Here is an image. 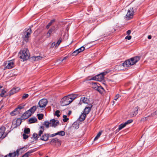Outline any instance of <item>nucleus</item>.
Here are the masks:
<instances>
[{"label": "nucleus", "instance_id": "58836bf2", "mask_svg": "<svg viewBox=\"0 0 157 157\" xmlns=\"http://www.w3.org/2000/svg\"><path fill=\"white\" fill-rule=\"evenodd\" d=\"M79 53L76 50L72 53L71 55L72 56H76Z\"/></svg>", "mask_w": 157, "mask_h": 157}, {"label": "nucleus", "instance_id": "c03bdc74", "mask_svg": "<svg viewBox=\"0 0 157 157\" xmlns=\"http://www.w3.org/2000/svg\"><path fill=\"white\" fill-rule=\"evenodd\" d=\"M55 29V27H53L49 29L48 32V33H50L51 34V33L54 31Z\"/></svg>", "mask_w": 157, "mask_h": 157}, {"label": "nucleus", "instance_id": "f03ea898", "mask_svg": "<svg viewBox=\"0 0 157 157\" xmlns=\"http://www.w3.org/2000/svg\"><path fill=\"white\" fill-rule=\"evenodd\" d=\"M48 102L47 100L46 99H42L39 101L37 105V107L42 108L41 110H43Z\"/></svg>", "mask_w": 157, "mask_h": 157}, {"label": "nucleus", "instance_id": "e433bc0d", "mask_svg": "<svg viewBox=\"0 0 157 157\" xmlns=\"http://www.w3.org/2000/svg\"><path fill=\"white\" fill-rule=\"evenodd\" d=\"M37 115L38 116V118L39 120L42 119L44 116L43 114H38Z\"/></svg>", "mask_w": 157, "mask_h": 157}, {"label": "nucleus", "instance_id": "7ed1b4c3", "mask_svg": "<svg viewBox=\"0 0 157 157\" xmlns=\"http://www.w3.org/2000/svg\"><path fill=\"white\" fill-rule=\"evenodd\" d=\"M70 98L67 96H66L63 97L61 100L60 103L61 105L63 106L67 105H69L71 102L70 101Z\"/></svg>", "mask_w": 157, "mask_h": 157}, {"label": "nucleus", "instance_id": "680f3d73", "mask_svg": "<svg viewBox=\"0 0 157 157\" xmlns=\"http://www.w3.org/2000/svg\"><path fill=\"white\" fill-rule=\"evenodd\" d=\"M131 33V30H128V35H129Z\"/></svg>", "mask_w": 157, "mask_h": 157}, {"label": "nucleus", "instance_id": "4be33fe9", "mask_svg": "<svg viewBox=\"0 0 157 157\" xmlns=\"http://www.w3.org/2000/svg\"><path fill=\"white\" fill-rule=\"evenodd\" d=\"M51 126L52 127H56L59 122L54 119H52L50 121Z\"/></svg>", "mask_w": 157, "mask_h": 157}, {"label": "nucleus", "instance_id": "052dcab7", "mask_svg": "<svg viewBox=\"0 0 157 157\" xmlns=\"http://www.w3.org/2000/svg\"><path fill=\"white\" fill-rule=\"evenodd\" d=\"M132 36H131L128 35V40H130L131 39Z\"/></svg>", "mask_w": 157, "mask_h": 157}, {"label": "nucleus", "instance_id": "bb28decb", "mask_svg": "<svg viewBox=\"0 0 157 157\" xmlns=\"http://www.w3.org/2000/svg\"><path fill=\"white\" fill-rule=\"evenodd\" d=\"M34 152L33 150H30L25 153L22 157H28L31 155V154Z\"/></svg>", "mask_w": 157, "mask_h": 157}, {"label": "nucleus", "instance_id": "69168bd1", "mask_svg": "<svg viewBox=\"0 0 157 157\" xmlns=\"http://www.w3.org/2000/svg\"><path fill=\"white\" fill-rule=\"evenodd\" d=\"M127 14H126V16H125V17L127 18Z\"/></svg>", "mask_w": 157, "mask_h": 157}, {"label": "nucleus", "instance_id": "bf43d9fd", "mask_svg": "<svg viewBox=\"0 0 157 157\" xmlns=\"http://www.w3.org/2000/svg\"><path fill=\"white\" fill-rule=\"evenodd\" d=\"M151 35H149L148 36V38L149 39H151Z\"/></svg>", "mask_w": 157, "mask_h": 157}, {"label": "nucleus", "instance_id": "37998d69", "mask_svg": "<svg viewBox=\"0 0 157 157\" xmlns=\"http://www.w3.org/2000/svg\"><path fill=\"white\" fill-rule=\"evenodd\" d=\"M90 80H96L98 81V76L96 75L94 77L92 78H90L89 79Z\"/></svg>", "mask_w": 157, "mask_h": 157}, {"label": "nucleus", "instance_id": "338daca9", "mask_svg": "<svg viewBox=\"0 0 157 157\" xmlns=\"http://www.w3.org/2000/svg\"><path fill=\"white\" fill-rule=\"evenodd\" d=\"M126 33H127V34H128V31H127L126 32Z\"/></svg>", "mask_w": 157, "mask_h": 157}, {"label": "nucleus", "instance_id": "a211bd4d", "mask_svg": "<svg viewBox=\"0 0 157 157\" xmlns=\"http://www.w3.org/2000/svg\"><path fill=\"white\" fill-rule=\"evenodd\" d=\"M20 90V88L19 87H14L9 92V94L10 95L18 92Z\"/></svg>", "mask_w": 157, "mask_h": 157}, {"label": "nucleus", "instance_id": "20e7f679", "mask_svg": "<svg viewBox=\"0 0 157 157\" xmlns=\"http://www.w3.org/2000/svg\"><path fill=\"white\" fill-rule=\"evenodd\" d=\"M140 59V56H137L128 59V64L130 65H132L138 62Z\"/></svg>", "mask_w": 157, "mask_h": 157}, {"label": "nucleus", "instance_id": "4468645a", "mask_svg": "<svg viewBox=\"0 0 157 157\" xmlns=\"http://www.w3.org/2000/svg\"><path fill=\"white\" fill-rule=\"evenodd\" d=\"M31 115V113L30 112L29 110H28L22 115L21 117V118L22 119L25 120L29 118Z\"/></svg>", "mask_w": 157, "mask_h": 157}, {"label": "nucleus", "instance_id": "e2e57ef3", "mask_svg": "<svg viewBox=\"0 0 157 157\" xmlns=\"http://www.w3.org/2000/svg\"><path fill=\"white\" fill-rule=\"evenodd\" d=\"M155 114H157V110L155 111Z\"/></svg>", "mask_w": 157, "mask_h": 157}, {"label": "nucleus", "instance_id": "9d476101", "mask_svg": "<svg viewBox=\"0 0 157 157\" xmlns=\"http://www.w3.org/2000/svg\"><path fill=\"white\" fill-rule=\"evenodd\" d=\"M6 131V128L3 126L0 127V139H3L5 138L7 135V134H5Z\"/></svg>", "mask_w": 157, "mask_h": 157}, {"label": "nucleus", "instance_id": "ea45409f", "mask_svg": "<svg viewBox=\"0 0 157 157\" xmlns=\"http://www.w3.org/2000/svg\"><path fill=\"white\" fill-rule=\"evenodd\" d=\"M24 132L25 134H29L30 132V129L29 128H25L24 129Z\"/></svg>", "mask_w": 157, "mask_h": 157}, {"label": "nucleus", "instance_id": "c9c22d12", "mask_svg": "<svg viewBox=\"0 0 157 157\" xmlns=\"http://www.w3.org/2000/svg\"><path fill=\"white\" fill-rule=\"evenodd\" d=\"M85 49V48L83 46H82L81 48H79L77 49V51H78L79 53H80L82 51H83Z\"/></svg>", "mask_w": 157, "mask_h": 157}, {"label": "nucleus", "instance_id": "c85d7f7f", "mask_svg": "<svg viewBox=\"0 0 157 157\" xmlns=\"http://www.w3.org/2000/svg\"><path fill=\"white\" fill-rule=\"evenodd\" d=\"M97 88V89H96V90H97L101 93H102L104 90L103 88L101 86H98Z\"/></svg>", "mask_w": 157, "mask_h": 157}, {"label": "nucleus", "instance_id": "6e6d98bb", "mask_svg": "<svg viewBox=\"0 0 157 157\" xmlns=\"http://www.w3.org/2000/svg\"><path fill=\"white\" fill-rule=\"evenodd\" d=\"M147 117H145L141 119L142 121H145L147 120Z\"/></svg>", "mask_w": 157, "mask_h": 157}, {"label": "nucleus", "instance_id": "cd10ccee", "mask_svg": "<svg viewBox=\"0 0 157 157\" xmlns=\"http://www.w3.org/2000/svg\"><path fill=\"white\" fill-rule=\"evenodd\" d=\"M50 143H58L60 144V141L57 138L52 139L50 142Z\"/></svg>", "mask_w": 157, "mask_h": 157}, {"label": "nucleus", "instance_id": "4d7b16f0", "mask_svg": "<svg viewBox=\"0 0 157 157\" xmlns=\"http://www.w3.org/2000/svg\"><path fill=\"white\" fill-rule=\"evenodd\" d=\"M51 35V34L50 33H48V32L47 33V37H49Z\"/></svg>", "mask_w": 157, "mask_h": 157}, {"label": "nucleus", "instance_id": "6e6552de", "mask_svg": "<svg viewBox=\"0 0 157 157\" xmlns=\"http://www.w3.org/2000/svg\"><path fill=\"white\" fill-rule=\"evenodd\" d=\"M127 60H126L122 64L117 65L116 66V69L118 71L124 70V68L127 67Z\"/></svg>", "mask_w": 157, "mask_h": 157}, {"label": "nucleus", "instance_id": "13d9d810", "mask_svg": "<svg viewBox=\"0 0 157 157\" xmlns=\"http://www.w3.org/2000/svg\"><path fill=\"white\" fill-rule=\"evenodd\" d=\"M55 21V20L54 19L52 20L51 21L49 22L50 23H51L52 24V23L54 22Z\"/></svg>", "mask_w": 157, "mask_h": 157}, {"label": "nucleus", "instance_id": "f8f14e48", "mask_svg": "<svg viewBox=\"0 0 157 157\" xmlns=\"http://www.w3.org/2000/svg\"><path fill=\"white\" fill-rule=\"evenodd\" d=\"M14 62L13 61H8L5 64L6 69H10L14 66Z\"/></svg>", "mask_w": 157, "mask_h": 157}, {"label": "nucleus", "instance_id": "9b49d317", "mask_svg": "<svg viewBox=\"0 0 157 157\" xmlns=\"http://www.w3.org/2000/svg\"><path fill=\"white\" fill-rule=\"evenodd\" d=\"M21 122V120L19 118L17 120H14L13 121L12 126L14 128H17L18 126L20 125Z\"/></svg>", "mask_w": 157, "mask_h": 157}, {"label": "nucleus", "instance_id": "2f4dec72", "mask_svg": "<svg viewBox=\"0 0 157 157\" xmlns=\"http://www.w3.org/2000/svg\"><path fill=\"white\" fill-rule=\"evenodd\" d=\"M44 125L47 128H48L51 126L50 121H45L44 124Z\"/></svg>", "mask_w": 157, "mask_h": 157}, {"label": "nucleus", "instance_id": "423d86ee", "mask_svg": "<svg viewBox=\"0 0 157 157\" xmlns=\"http://www.w3.org/2000/svg\"><path fill=\"white\" fill-rule=\"evenodd\" d=\"M32 33L31 28L29 29L26 31L24 32V35L23 36V38L26 42L28 41V38Z\"/></svg>", "mask_w": 157, "mask_h": 157}, {"label": "nucleus", "instance_id": "0eeeda50", "mask_svg": "<svg viewBox=\"0 0 157 157\" xmlns=\"http://www.w3.org/2000/svg\"><path fill=\"white\" fill-rule=\"evenodd\" d=\"M44 131V129L43 126H41L40 128V130L39 131L38 135L36 133H34L33 134V136L35 140H37L38 138V136H40L41 134H42L43 132Z\"/></svg>", "mask_w": 157, "mask_h": 157}, {"label": "nucleus", "instance_id": "5fc2aeb1", "mask_svg": "<svg viewBox=\"0 0 157 157\" xmlns=\"http://www.w3.org/2000/svg\"><path fill=\"white\" fill-rule=\"evenodd\" d=\"M133 121L132 119L128 120V124L132 123Z\"/></svg>", "mask_w": 157, "mask_h": 157}, {"label": "nucleus", "instance_id": "aec40b11", "mask_svg": "<svg viewBox=\"0 0 157 157\" xmlns=\"http://www.w3.org/2000/svg\"><path fill=\"white\" fill-rule=\"evenodd\" d=\"M138 107H135L134 109V111L129 114V116L130 117H132L135 116L138 113Z\"/></svg>", "mask_w": 157, "mask_h": 157}, {"label": "nucleus", "instance_id": "864d4df0", "mask_svg": "<svg viewBox=\"0 0 157 157\" xmlns=\"http://www.w3.org/2000/svg\"><path fill=\"white\" fill-rule=\"evenodd\" d=\"M68 58V57L67 56H66V57H64L63 59H62V60H60V61L61 62H62L64 60H65V59H66L67 58Z\"/></svg>", "mask_w": 157, "mask_h": 157}, {"label": "nucleus", "instance_id": "1a4fd4ad", "mask_svg": "<svg viewBox=\"0 0 157 157\" xmlns=\"http://www.w3.org/2000/svg\"><path fill=\"white\" fill-rule=\"evenodd\" d=\"M23 148L24 147H22L20 149H19L17 150L16 151H14L12 153H9L8 154L5 155L4 157H15L16 155L18 156L19 155V151Z\"/></svg>", "mask_w": 157, "mask_h": 157}, {"label": "nucleus", "instance_id": "09e8293b", "mask_svg": "<svg viewBox=\"0 0 157 157\" xmlns=\"http://www.w3.org/2000/svg\"><path fill=\"white\" fill-rule=\"evenodd\" d=\"M23 138L24 139H26L28 137V136L25 134H23Z\"/></svg>", "mask_w": 157, "mask_h": 157}, {"label": "nucleus", "instance_id": "473e14b6", "mask_svg": "<svg viewBox=\"0 0 157 157\" xmlns=\"http://www.w3.org/2000/svg\"><path fill=\"white\" fill-rule=\"evenodd\" d=\"M102 132V131H101L98 132V133L97 134L96 136L94 138V140H96L98 139V138L101 135Z\"/></svg>", "mask_w": 157, "mask_h": 157}, {"label": "nucleus", "instance_id": "4c0bfd02", "mask_svg": "<svg viewBox=\"0 0 157 157\" xmlns=\"http://www.w3.org/2000/svg\"><path fill=\"white\" fill-rule=\"evenodd\" d=\"M63 121L64 122H66L68 120V118H67V116L66 115H63Z\"/></svg>", "mask_w": 157, "mask_h": 157}, {"label": "nucleus", "instance_id": "49530a36", "mask_svg": "<svg viewBox=\"0 0 157 157\" xmlns=\"http://www.w3.org/2000/svg\"><path fill=\"white\" fill-rule=\"evenodd\" d=\"M61 41V40H58L56 44V46H55V47H57L60 44Z\"/></svg>", "mask_w": 157, "mask_h": 157}, {"label": "nucleus", "instance_id": "8fccbe9b", "mask_svg": "<svg viewBox=\"0 0 157 157\" xmlns=\"http://www.w3.org/2000/svg\"><path fill=\"white\" fill-rule=\"evenodd\" d=\"M52 25V24H51V23L49 22L48 25H47L46 26V28L47 29H48Z\"/></svg>", "mask_w": 157, "mask_h": 157}, {"label": "nucleus", "instance_id": "a878e982", "mask_svg": "<svg viewBox=\"0 0 157 157\" xmlns=\"http://www.w3.org/2000/svg\"><path fill=\"white\" fill-rule=\"evenodd\" d=\"M38 108V107H37V106L36 107V106H33L28 110H29L30 112L31 113V114H32V113H33L36 109Z\"/></svg>", "mask_w": 157, "mask_h": 157}, {"label": "nucleus", "instance_id": "c756f323", "mask_svg": "<svg viewBox=\"0 0 157 157\" xmlns=\"http://www.w3.org/2000/svg\"><path fill=\"white\" fill-rule=\"evenodd\" d=\"M37 121V119L35 117H31L29 119V121L30 123H34Z\"/></svg>", "mask_w": 157, "mask_h": 157}, {"label": "nucleus", "instance_id": "de8ad7c7", "mask_svg": "<svg viewBox=\"0 0 157 157\" xmlns=\"http://www.w3.org/2000/svg\"><path fill=\"white\" fill-rule=\"evenodd\" d=\"M120 97V96L119 94H117L114 97V100L115 101H117Z\"/></svg>", "mask_w": 157, "mask_h": 157}, {"label": "nucleus", "instance_id": "b1692460", "mask_svg": "<svg viewBox=\"0 0 157 157\" xmlns=\"http://www.w3.org/2000/svg\"><path fill=\"white\" fill-rule=\"evenodd\" d=\"M86 115V114L82 112L79 117V120L80 121H83L85 119Z\"/></svg>", "mask_w": 157, "mask_h": 157}, {"label": "nucleus", "instance_id": "774afa93", "mask_svg": "<svg viewBox=\"0 0 157 157\" xmlns=\"http://www.w3.org/2000/svg\"><path fill=\"white\" fill-rule=\"evenodd\" d=\"M46 157H48V156H46Z\"/></svg>", "mask_w": 157, "mask_h": 157}, {"label": "nucleus", "instance_id": "603ef678", "mask_svg": "<svg viewBox=\"0 0 157 157\" xmlns=\"http://www.w3.org/2000/svg\"><path fill=\"white\" fill-rule=\"evenodd\" d=\"M55 45H56V43L55 42H54L52 44L51 47H53Z\"/></svg>", "mask_w": 157, "mask_h": 157}, {"label": "nucleus", "instance_id": "a19ab883", "mask_svg": "<svg viewBox=\"0 0 157 157\" xmlns=\"http://www.w3.org/2000/svg\"><path fill=\"white\" fill-rule=\"evenodd\" d=\"M29 96V94H24L23 96H22V99H25L27 98Z\"/></svg>", "mask_w": 157, "mask_h": 157}, {"label": "nucleus", "instance_id": "ddd939ff", "mask_svg": "<svg viewBox=\"0 0 157 157\" xmlns=\"http://www.w3.org/2000/svg\"><path fill=\"white\" fill-rule=\"evenodd\" d=\"M92 106L93 105L92 104L87 105L85 107L82 112L86 115L90 113Z\"/></svg>", "mask_w": 157, "mask_h": 157}, {"label": "nucleus", "instance_id": "f3484780", "mask_svg": "<svg viewBox=\"0 0 157 157\" xmlns=\"http://www.w3.org/2000/svg\"><path fill=\"white\" fill-rule=\"evenodd\" d=\"M43 58V57L41 56H35L31 57V59L33 62L38 61L41 60Z\"/></svg>", "mask_w": 157, "mask_h": 157}, {"label": "nucleus", "instance_id": "6ab92c4d", "mask_svg": "<svg viewBox=\"0 0 157 157\" xmlns=\"http://www.w3.org/2000/svg\"><path fill=\"white\" fill-rule=\"evenodd\" d=\"M128 124V121L125 122L124 123H122L119 125L118 128L116 130V131L119 132L120 130L124 128Z\"/></svg>", "mask_w": 157, "mask_h": 157}, {"label": "nucleus", "instance_id": "393cba45", "mask_svg": "<svg viewBox=\"0 0 157 157\" xmlns=\"http://www.w3.org/2000/svg\"><path fill=\"white\" fill-rule=\"evenodd\" d=\"M67 96L70 99V101L72 102L73 100H74L76 97V96L75 94H71L70 95H67Z\"/></svg>", "mask_w": 157, "mask_h": 157}, {"label": "nucleus", "instance_id": "412c9836", "mask_svg": "<svg viewBox=\"0 0 157 157\" xmlns=\"http://www.w3.org/2000/svg\"><path fill=\"white\" fill-rule=\"evenodd\" d=\"M49 134H45L43 135L40 138V139L42 140L45 141H47L49 138Z\"/></svg>", "mask_w": 157, "mask_h": 157}, {"label": "nucleus", "instance_id": "3c124183", "mask_svg": "<svg viewBox=\"0 0 157 157\" xmlns=\"http://www.w3.org/2000/svg\"><path fill=\"white\" fill-rule=\"evenodd\" d=\"M56 135H57L56 133H55V134H52L51 135L49 134V136L52 137H53Z\"/></svg>", "mask_w": 157, "mask_h": 157}, {"label": "nucleus", "instance_id": "0e129e2a", "mask_svg": "<svg viewBox=\"0 0 157 157\" xmlns=\"http://www.w3.org/2000/svg\"><path fill=\"white\" fill-rule=\"evenodd\" d=\"M125 39H128V36L125 37Z\"/></svg>", "mask_w": 157, "mask_h": 157}, {"label": "nucleus", "instance_id": "f704fd0d", "mask_svg": "<svg viewBox=\"0 0 157 157\" xmlns=\"http://www.w3.org/2000/svg\"><path fill=\"white\" fill-rule=\"evenodd\" d=\"M57 135H59L62 136H63L65 135V132L63 131H61L56 133Z\"/></svg>", "mask_w": 157, "mask_h": 157}, {"label": "nucleus", "instance_id": "a18cd8bd", "mask_svg": "<svg viewBox=\"0 0 157 157\" xmlns=\"http://www.w3.org/2000/svg\"><path fill=\"white\" fill-rule=\"evenodd\" d=\"M6 91L4 90H3L2 91V92L0 94V96L2 97H3L4 96L5 94L6 93Z\"/></svg>", "mask_w": 157, "mask_h": 157}, {"label": "nucleus", "instance_id": "5701e85b", "mask_svg": "<svg viewBox=\"0 0 157 157\" xmlns=\"http://www.w3.org/2000/svg\"><path fill=\"white\" fill-rule=\"evenodd\" d=\"M134 13V10H132V12L130 10H128V20L133 18Z\"/></svg>", "mask_w": 157, "mask_h": 157}, {"label": "nucleus", "instance_id": "f257e3e1", "mask_svg": "<svg viewBox=\"0 0 157 157\" xmlns=\"http://www.w3.org/2000/svg\"><path fill=\"white\" fill-rule=\"evenodd\" d=\"M20 58L22 59L23 61H25L29 59L30 54L28 49L24 48L21 50L19 53Z\"/></svg>", "mask_w": 157, "mask_h": 157}, {"label": "nucleus", "instance_id": "79ce46f5", "mask_svg": "<svg viewBox=\"0 0 157 157\" xmlns=\"http://www.w3.org/2000/svg\"><path fill=\"white\" fill-rule=\"evenodd\" d=\"M59 113H60V111L59 110H56L55 112V115L57 116L58 117H59L60 116V115L59 114Z\"/></svg>", "mask_w": 157, "mask_h": 157}, {"label": "nucleus", "instance_id": "72a5a7b5", "mask_svg": "<svg viewBox=\"0 0 157 157\" xmlns=\"http://www.w3.org/2000/svg\"><path fill=\"white\" fill-rule=\"evenodd\" d=\"M92 87H93L95 90L97 89V88L98 86L97 84V83L96 82H92Z\"/></svg>", "mask_w": 157, "mask_h": 157}, {"label": "nucleus", "instance_id": "2eb2a0df", "mask_svg": "<svg viewBox=\"0 0 157 157\" xmlns=\"http://www.w3.org/2000/svg\"><path fill=\"white\" fill-rule=\"evenodd\" d=\"M80 102H83L84 104H87V105L91 104L90 102L89 99L87 98L82 97L81 98Z\"/></svg>", "mask_w": 157, "mask_h": 157}, {"label": "nucleus", "instance_id": "39448f33", "mask_svg": "<svg viewBox=\"0 0 157 157\" xmlns=\"http://www.w3.org/2000/svg\"><path fill=\"white\" fill-rule=\"evenodd\" d=\"M32 33L31 28L29 29L26 31L24 32V35L23 36V38L26 42L28 41V38Z\"/></svg>", "mask_w": 157, "mask_h": 157}, {"label": "nucleus", "instance_id": "7c9ffc66", "mask_svg": "<svg viewBox=\"0 0 157 157\" xmlns=\"http://www.w3.org/2000/svg\"><path fill=\"white\" fill-rule=\"evenodd\" d=\"M25 106V105L23 104H21L19 105L18 107L14 109V111H16L18 109H19L20 110L23 109L24 107Z\"/></svg>", "mask_w": 157, "mask_h": 157}, {"label": "nucleus", "instance_id": "dca6fc26", "mask_svg": "<svg viewBox=\"0 0 157 157\" xmlns=\"http://www.w3.org/2000/svg\"><path fill=\"white\" fill-rule=\"evenodd\" d=\"M107 73L106 72H104L99 74L97 75L98 76V81H101L103 80L104 78V76Z\"/></svg>", "mask_w": 157, "mask_h": 157}]
</instances>
